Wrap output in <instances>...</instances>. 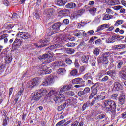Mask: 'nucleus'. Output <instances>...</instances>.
<instances>
[{"instance_id":"obj_3","label":"nucleus","mask_w":126,"mask_h":126,"mask_svg":"<svg viewBox=\"0 0 126 126\" xmlns=\"http://www.w3.org/2000/svg\"><path fill=\"white\" fill-rule=\"evenodd\" d=\"M40 79L39 78H35L28 81L27 83V87L28 88H33L38 85L40 83Z\"/></svg>"},{"instance_id":"obj_41","label":"nucleus","mask_w":126,"mask_h":126,"mask_svg":"<svg viewBox=\"0 0 126 126\" xmlns=\"http://www.w3.org/2000/svg\"><path fill=\"white\" fill-rule=\"evenodd\" d=\"M85 11V10L84 9H82L81 10H79L77 11L78 12V14L80 16H81L84 13V12Z\"/></svg>"},{"instance_id":"obj_40","label":"nucleus","mask_w":126,"mask_h":126,"mask_svg":"<svg viewBox=\"0 0 126 126\" xmlns=\"http://www.w3.org/2000/svg\"><path fill=\"white\" fill-rule=\"evenodd\" d=\"M65 107H66L65 104H63V105L58 107V111H62V110H63V109H64V108H65Z\"/></svg>"},{"instance_id":"obj_15","label":"nucleus","mask_w":126,"mask_h":126,"mask_svg":"<svg viewBox=\"0 0 126 126\" xmlns=\"http://www.w3.org/2000/svg\"><path fill=\"white\" fill-rule=\"evenodd\" d=\"M64 65H65V63H63V61H58L52 64V66H53L54 68H57L58 66H64Z\"/></svg>"},{"instance_id":"obj_10","label":"nucleus","mask_w":126,"mask_h":126,"mask_svg":"<svg viewBox=\"0 0 126 126\" xmlns=\"http://www.w3.org/2000/svg\"><path fill=\"white\" fill-rule=\"evenodd\" d=\"M108 56L104 55L103 56H101L99 59H98V63H102V64L106 65L109 63V61H108Z\"/></svg>"},{"instance_id":"obj_43","label":"nucleus","mask_w":126,"mask_h":126,"mask_svg":"<svg viewBox=\"0 0 126 126\" xmlns=\"http://www.w3.org/2000/svg\"><path fill=\"white\" fill-rule=\"evenodd\" d=\"M96 39H98V37L96 36H93L92 38H90L89 43H90V44L93 43V42H94V41H95Z\"/></svg>"},{"instance_id":"obj_60","label":"nucleus","mask_w":126,"mask_h":126,"mask_svg":"<svg viewBox=\"0 0 126 126\" xmlns=\"http://www.w3.org/2000/svg\"><path fill=\"white\" fill-rule=\"evenodd\" d=\"M66 63L67 64H71V63H72V61L68 58L66 59Z\"/></svg>"},{"instance_id":"obj_33","label":"nucleus","mask_w":126,"mask_h":126,"mask_svg":"<svg viewBox=\"0 0 126 126\" xmlns=\"http://www.w3.org/2000/svg\"><path fill=\"white\" fill-rule=\"evenodd\" d=\"M116 63H117V68H121L122 67V65H123V61L119 60Z\"/></svg>"},{"instance_id":"obj_58","label":"nucleus","mask_w":126,"mask_h":126,"mask_svg":"<svg viewBox=\"0 0 126 126\" xmlns=\"http://www.w3.org/2000/svg\"><path fill=\"white\" fill-rule=\"evenodd\" d=\"M95 65H96V59H94L92 61V66H95Z\"/></svg>"},{"instance_id":"obj_26","label":"nucleus","mask_w":126,"mask_h":126,"mask_svg":"<svg viewBox=\"0 0 126 126\" xmlns=\"http://www.w3.org/2000/svg\"><path fill=\"white\" fill-rule=\"evenodd\" d=\"M115 49L117 50H121V49H125L126 45L125 44H119L114 46Z\"/></svg>"},{"instance_id":"obj_63","label":"nucleus","mask_w":126,"mask_h":126,"mask_svg":"<svg viewBox=\"0 0 126 126\" xmlns=\"http://www.w3.org/2000/svg\"><path fill=\"white\" fill-rule=\"evenodd\" d=\"M122 7H123L121 6H114L113 8L115 10H119V9H121Z\"/></svg>"},{"instance_id":"obj_39","label":"nucleus","mask_w":126,"mask_h":126,"mask_svg":"<svg viewBox=\"0 0 126 126\" xmlns=\"http://www.w3.org/2000/svg\"><path fill=\"white\" fill-rule=\"evenodd\" d=\"M97 102H98V99H97V97H94L92 102L91 103V106H93V105H95V104H96Z\"/></svg>"},{"instance_id":"obj_29","label":"nucleus","mask_w":126,"mask_h":126,"mask_svg":"<svg viewBox=\"0 0 126 126\" xmlns=\"http://www.w3.org/2000/svg\"><path fill=\"white\" fill-rule=\"evenodd\" d=\"M119 75L122 77V78L126 80V72L124 71H121L119 73Z\"/></svg>"},{"instance_id":"obj_46","label":"nucleus","mask_w":126,"mask_h":126,"mask_svg":"<svg viewBox=\"0 0 126 126\" xmlns=\"http://www.w3.org/2000/svg\"><path fill=\"white\" fill-rule=\"evenodd\" d=\"M66 94L68 95V96H70V97H72V96H74V92L72 91H69L66 93Z\"/></svg>"},{"instance_id":"obj_8","label":"nucleus","mask_w":126,"mask_h":126,"mask_svg":"<svg viewBox=\"0 0 126 126\" xmlns=\"http://www.w3.org/2000/svg\"><path fill=\"white\" fill-rule=\"evenodd\" d=\"M52 56H50L48 54H45L42 57H39V59L42 61H45L46 63H50L52 62Z\"/></svg>"},{"instance_id":"obj_23","label":"nucleus","mask_w":126,"mask_h":126,"mask_svg":"<svg viewBox=\"0 0 126 126\" xmlns=\"http://www.w3.org/2000/svg\"><path fill=\"white\" fill-rule=\"evenodd\" d=\"M37 91L39 93V94L41 95V97L42 96H44V95H46V93H47V90L44 88L41 89Z\"/></svg>"},{"instance_id":"obj_51","label":"nucleus","mask_w":126,"mask_h":126,"mask_svg":"<svg viewBox=\"0 0 126 126\" xmlns=\"http://www.w3.org/2000/svg\"><path fill=\"white\" fill-rule=\"evenodd\" d=\"M22 93H23V90L21 89L17 94V96L18 98H19V97H20V96L22 95Z\"/></svg>"},{"instance_id":"obj_19","label":"nucleus","mask_w":126,"mask_h":126,"mask_svg":"<svg viewBox=\"0 0 126 126\" xmlns=\"http://www.w3.org/2000/svg\"><path fill=\"white\" fill-rule=\"evenodd\" d=\"M125 100H126V96H125V94H122L119 98V101L120 103H121V105L125 103Z\"/></svg>"},{"instance_id":"obj_50","label":"nucleus","mask_w":126,"mask_h":126,"mask_svg":"<svg viewBox=\"0 0 126 126\" xmlns=\"http://www.w3.org/2000/svg\"><path fill=\"white\" fill-rule=\"evenodd\" d=\"M119 96V94H114L111 95V99L113 100H116L117 99V97Z\"/></svg>"},{"instance_id":"obj_5","label":"nucleus","mask_w":126,"mask_h":126,"mask_svg":"<svg viewBox=\"0 0 126 126\" xmlns=\"http://www.w3.org/2000/svg\"><path fill=\"white\" fill-rule=\"evenodd\" d=\"M55 81V79L52 75H50L45 78L42 83V85L43 86H47V85H50V84H52V83H54Z\"/></svg>"},{"instance_id":"obj_12","label":"nucleus","mask_w":126,"mask_h":126,"mask_svg":"<svg viewBox=\"0 0 126 126\" xmlns=\"http://www.w3.org/2000/svg\"><path fill=\"white\" fill-rule=\"evenodd\" d=\"M113 89L115 91H119L123 89V86H122V85H121V84H120V83H119L118 82H116L114 83Z\"/></svg>"},{"instance_id":"obj_4","label":"nucleus","mask_w":126,"mask_h":126,"mask_svg":"<svg viewBox=\"0 0 126 126\" xmlns=\"http://www.w3.org/2000/svg\"><path fill=\"white\" fill-rule=\"evenodd\" d=\"M99 84H100L99 83H97L92 86V88L93 90L92 91V93H91L89 97V100H91L92 98H93L94 97V96H96V95H97V93H98V88L99 87Z\"/></svg>"},{"instance_id":"obj_30","label":"nucleus","mask_w":126,"mask_h":126,"mask_svg":"<svg viewBox=\"0 0 126 126\" xmlns=\"http://www.w3.org/2000/svg\"><path fill=\"white\" fill-rule=\"evenodd\" d=\"M89 12L92 15H94L96 12H97V9L96 8H92L89 10Z\"/></svg>"},{"instance_id":"obj_53","label":"nucleus","mask_w":126,"mask_h":126,"mask_svg":"<svg viewBox=\"0 0 126 126\" xmlns=\"http://www.w3.org/2000/svg\"><path fill=\"white\" fill-rule=\"evenodd\" d=\"M67 47H74L75 46V43H68L66 44Z\"/></svg>"},{"instance_id":"obj_25","label":"nucleus","mask_w":126,"mask_h":126,"mask_svg":"<svg viewBox=\"0 0 126 126\" xmlns=\"http://www.w3.org/2000/svg\"><path fill=\"white\" fill-rule=\"evenodd\" d=\"M66 71L64 69L60 68L57 71V73L58 74H60L61 75H63V74H65Z\"/></svg>"},{"instance_id":"obj_49","label":"nucleus","mask_w":126,"mask_h":126,"mask_svg":"<svg viewBox=\"0 0 126 126\" xmlns=\"http://www.w3.org/2000/svg\"><path fill=\"white\" fill-rule=\"evenodd\" d=\"M18 18V15H17V14H16V13H13L12 17V19L13 20H16V19H17Z\"/></svg>"},{"instance_id":"obj_18","label":"nucleus","mask_w":126,"mask_h":126,"mask_svg":"<svg viewBox=\"0 0 126 126\" xmlns=\"http://www.w3.org/2000/svg\"><path fill=\"white\" fill-rule=\"evenodd\" d=\"M110 27V24H104L103 25H101V26H99L96 31V32H99V31H101V30H103V29H105V28H109Z\"/></svg>"},{"instance_id":"obj_11","label":"nucleus","mask_w":126,"mask_h":126,"mask_svg":"<svg viewBox=\"0 0 126 126\" xmlns=\"http://www.w3.org/2000/svg\"><path fill=\"white\" fill-rule=\"evenodd\" d=\"M4 57L5 58V61L6 63H10L12 61V57L11 54L7 53V52L4 53Z\"/></svg>"},{"instance_id":"obj_35","label":"nucleus","mask_w":126,"mask_h":126,"mask_svg":"<svg viewBox=\"0 0 126 126\" xmlns=\"http://www.w3.org/2000/svg\"><path fill=\"white\" fill-rule=\"evenodd\" d=\"M72 101H73V99H68L66 101V103H65V104L66 105H67V106H69V105H72V104H73Z\"/></svg>"},{"instance_id":"obj_6","label":"nucleus","mask_w":126,"mask_h":126,"mask_svg":"<svg viewBox=\"0 0 126 126\" xmlns=\"http://www.w3.org/2000/svg\"><path fill=\"white\" fill-rule=\"evenodd\" d=\"M30 98L31 100L39 101L42 98V96L40 93L38 91H36L31 94Z\"/></svg>"},{"instance_id":"obj_37","label":"nucleus","mask_w":126,"mask_h":126,"mask_svg":"<svg viewBox=\"0 0 126 126\" xmlns=\"http://www.w3.org/2000/svg\"><path fill=\"white\" fill-rule=\"evenodd\" d=\"M124 23V21L122 20H118L116 21L115 23V26H119V25H121V24H123Z\"/></svg>"},{"instance_id":"obj_9","label":"nucleus","mask_w":126,"mask_h":126,"mask_svg":"<svg viewBox=\"0 0 126 126\" xmlns=\"http://www.w3.org/2000/svg\"><path fill=\"white\" fill-rule=\"evenodd\" d=\"M17 36L18 38H21L24 40H27V39L30 38V35L29 33L25 32H20L17 34Z\"/></svg>"},{"instance_id":"obj_16","label":"nucleus","mask_w":126,"mask_h":126,"mask_svg":"<svg viewBox=\"0 0 126 126\" xmlns=\"http://www.w3.org/2000/svg\"><path fill=\"white\" fill-rule=\"evenodd\" d=\"M105 2L108 5H116V4H119L120 3V1L118 0H115L114 1H112V0H105Z\"/></svg>"},{"instance_id":"obj_56","label":"nucleus","mask_w":126,"mask_h":126,"mask_svg":"<svg viewBox=\"0 0 126 126\" xmlns=\"http://www.w3.org/2000/svg\"><path fill=\"white\" fill-rule=\"evenodd\" d=\"M85 85L84 84H82V85H76L74 86V87L76 88H80V87H84Z\"/></svg>"},{"instance_id":"obj_28","label":"nucleus","mask_w":126,"mask_h":126,"mask_svg":"<svg viewBox=\"0 0 126 126\" xmlns=\"http://www.w3.org/2000/svg\"><path fill=\"white\" fill-rule=\"evenodd\" d=\"M84 79L87 80V79H91L92 80V76H91V74L90 73H87L85 74L84 76Z\"/></svg>"},{"instance_id":"obj_13","label":"nucleus","mask_w":126,"mask_h":126,"mask_svg":"<svg viewBox=\"0 0 126 126\" xmlns=\"http://www.w3.org/2000/svg\"><path fill=\"white\" fill-rule=\"evenodd\" d=\"M48 68L47 66L44 65L43 67H42V68H40V69H39V73H40V74H42V73H44V71H46V73L48 74H50L52 72V70H48Z\"/></svg>"},{"instance_id":"obj_27","label":"nucleus","mask_w":126,"mask_h":126,"mask_svg":"<svg viewBox=\"0 0 126 126\" xmlns=\"http://www.w3.org/2000/svg\"><path fill=\"white\" fill-rule=\"evenodd\" d=\"M66 0H57V4L60 6L64 5L65 4Z\"/></svg>"},{"instance_id":"obj_59","label":"nucleus","mask_w":126,"mask_h":126,"mask_svg":"<svg viewBox=\"0 0 126 126\" xmlns=\"http://www.w3.org/2000/svg\"><path fill=\"white\" fill-rule=\"evenodd\" d=\"M63 24H65V25H67V24H68L69 23V20L67 19H65L63 21Z\"/></svg>"},{"instance_id":"obj_38","label":"nucleus","mask_w":126,"mask_h":126,"mask_svg":"<svg viewBox=\"0 0 126 126\" xmlns=\"http://www.w3.org/2000/svg\"><path fill=\"white\" fill-rule=\"evenodd\" d=\"M67 53L69 55H71L74 53V49L71 48L67 49Z\"/></svg>"},{"instance_id":"obj_7","label":"nucleus","mask_w":126,"mask_h":126,"mask_svg":"<svg viewBox=\"0 0 126 126\" xmlns=\"http://www.w3.org/2000/svg\"><path fill=\"white\" fill-rule=\"evenodd\" d=\"M61 24L60 23H56L52 26V32H49V36H51L53 34H56L58 32V30L60 29Z\"/></svg>"},{"instance_id":"obj_42","label":"nucleus","mask_w":126,"mask_h":126,"mask_svg":"<svg viewBox=\"0 0 126 126\" xmlns=\"http://www.w3.org/2000/svg\"><path fill=\"white\" fill-rule=\"evenodd\" d=\"M83 92H84V94L89 93V92H90V88L89 87H86L83 91Z\"/></svg>"},{"instance_id":"obj_62","label":"nucleus","mask_w":126,"mask_h":126,"mask_svg":"<svg viewBox=\"0 0 126 126\" xmlns=\"http://www.w3.org/2000/svg\"><path fill=\"white\" fill-rule=\"evenodd\" d=\"M103 75H104V73H103V71L99 73L97 75L98 78H101V77H103Z\"/></svg>"},{"instance_id":"obj_61","label":"nucleus","mask_w":126,"mask_h":126,"mask_svg":"<svg viewBox=\"0 0 126 126\" xmlns=\"http://www.w3.org/2000/svg\"><path fill=\"white\" fill-rule=\"evenodd\" d=\"M104 118H105V115L104 114H100L97 117V119H104Z\"/></svg>"},{"instance_id":"obj_45","label":"nucleus","mask_w":126,"mask_h":126,"mask_svg":"<svg viewBox=\"0 0 126 126\" xmlns=\"http://www.w3.org/2000/svg\"><path fill=\"white\" fill-rule=\"evenodd\" d=\"M5 67V64L3 62L0 63V70H2Z\"/></svg>"},{"instance_id":"obj_1","label":"nucleus","mask_w":126,"mask_h":126,"mask_svg":"<svg viewBox=\"0 0 126 126\" xmlns=\"http://www.w3.org/2000/svg\"><path fill=\"white\" fill-rule=\"evenodd\" d=\"M71 89V85H65L62 87L59 93V90H51L48 93L49 97L52 98L56 104H60L62 102H63L65 100V96L62 94V92H64V91H67V90H70ZM58 93H59L58 94Z\"/></svg>"},{"instance_id":"obj_24","label":"nucleus","mask_w":126,"mask_h":126,"mask_svg":"<svg viewBox=\"0 0 126 126\" xmlns=\"http://www.w3.org/2000/svg\"><path fill=\"white\" fill-rule=\"evenodd\" d=\"M88 60H89V56L84 55L82 56V61L83 62V63H86L88 62Z\"/></svg>"},{"instance_id":"obj_64","label":"nucleus","mask_w":126,"mask_h":126,"mask_svg":"<svg viewBox=\"0 0 126 126\" xmlns=\"http://www.w3.org/2000/svg\"><path fill=\"white\" fill-rule=\"evenodd\" d=\"M3 3L5 6H8L9 5V2L7 1V0H4L3 1Z\"/></svg>"},{"instance_id":"obj_32","label":"nucleus","mask_w":126,"mask_h":126,"mask_svg":"<svg viewBox=\"0 0 126 126\" xmlns=\"http://www.w3.org/2000/svg\"><path fill=\"white\" fill-rule=\"evenodd\" d=\"M113 17L112 15L109 14L104 15L103 16V20H109Z\"/></svg>"},{"instance_id":"obj_31","label":"nucleus","mask_w":126,"mask_h":126,"mask_svg":"<svg viewBox=\"0 0 126 126\" xmlns=\"http://www.w3.org/2000/svg\"><path fill=\"white\" fill-rule=\"evenodd\" d=\"M80 16H79V14H78V13L77 12V11L75 12L72 15V17H73V18L74 19H77L78 18V17H80Z\"/></svg>"},{"instance_id":"obj_22","label":"nucleus","mask_w":126,"mask_h":126,"mask_svg":"<svg viewBox=\"0 0 126 126\" xmlns=\"http://www.w3.org/2000/svg\"><path fill=\"white\" fill-rule=\"evenodd\" d=\"M107 75H109V76H111L112 78H113L116 76V71H108L107 73Z\"/></svg>"},{"instance_id":"obj_47","label":"nucleus","mask_w":126,"mask_h":126,"mask_svg":"<svg viewBox=\"0 0 126 126\" xmlns=\"http://www.w3.org/2000/svg\"><path fill=\"white\" fill-rule=\"evenodd\" d=\"M93 53L94 55H99L100 54V50L98 48H95L94 50Z\"/></svg>"},{"instance_id":"obj_34","label":"nucleus","mask_w":126,"mask_h":126,"mask_svg":"<svg viewBox=\"0 0 126 126\" xmlns=\"http://www.w3.org/2000/svg\"><path fill=\"white\" fill-rule=\"evenodd\" d=\"M77 72H78L77 70L76 69L72 70L70 72V74L72 76H76V75H77Z\"/></svg>"},{"instance_id":"obj_54","label":"nucleus","mask_w":126,"mask_h":126,"mask_svg":"<svg viewBox=\"0 0 126 126\" xmlns=\"http://www.w3.org/2000/svg\"><path fill=\"white\" fill-rule=\"evenodd\" d=\"M106 12L108 14H114V13L113 12V11L110 8H108L106 9Z\"/></svg>"},{"instance_id":"obj_2","label":"nucleus","mask_w":126,"mask_h":126,"mask_svg":"<svg viewBox=\"0 0 126 126\" xmlns=\"http://www.w3.org/2000/svg\"><path fill=\"white\" fill-rule=\"evenodd\" d=\"M103 105L107 112H114L117 109L116 102L111 99L105 100Z\"/></svg>"},{"instance_id":"obj_52","label":"nucleus","mask_w":126,"mask_h":126,"mask_svg":"<svg viewBox=\"0 0 126 126\" xmlns=\"http://www.w3.org/2000/svg\"><path fill=\"white\" fill-rule=\"evenodd\" d=\"M102 43V40L101 39H97L95 41V44L96 46H99V45H101Z\"/></svg>"},{"instance_id":"obj_20","label":"nucleus","mask_w":126,"mask_h":126,"mask_svg":"<svg viewBox=\"0 0 126 126\" xmlns=\"http://www.w3.org/2000/svg\"><path fill=\"white\" fill-rule=\"evenodd\" d=\"M66 10H61L59 12V15L61 17H64V16H66Z\"/></svg>"},{"instance_id":"obj_57","label":"nucleus","mask_w":126,"mask_h":126,"mask_svg":"<svg viewBox=\"0 0 126 126\" xmlns=\"http://www.w3.org/2000/svg\"><path fill=\"white\" fill-rule=\"evenodd\" d=\"M65 120H63L58 122V123H59V124L61 125L62 126H64V123H65Z\"/></svg>"},{"instance_id":"obj_55","label":"nucleus","mask_w":126,"mask_h":126,"mask_svg":"<svg viewBox=\"0 0 126 126\" xmlns=\"http://www.w3.org/2000/svg\"><path fill=\"white\" fill-rule=\"evenodd\" d=\"M87 34H89V35H90V36H92L93 35V34H94V31H93L92 30H90V31H88Z\"/></svg>"},{"instance_id":"obj_14","label":"nucleus","mask_w":126,"mask_h":126,"mask_svg":"<svg viewBox=\"0 0 126 126\" xmlns=\"http://www.w3.org/2000/svg\"><path fill=\"white\" fill-rule=\"evenodd\" d=\"M73 84H84V81L81 78H77L73 80L72 81Z\"/></svg>"},{"instance_id":"obj_21","label":"nucleus","mask_w":126,"mask_h":126,"mask_svg":"<svg viewBox=\"0 0 126 126\" xmlns=\"http://www.w3.org/2000/svg\"><path fill=\"white\" fill-rule=\"evenodd\" d=\"M76 6L75 3L70 2L66 5V8H74Z\"/></svg>"},{"instance_id":"obj_17","label":"nucleus","mask_w":126,"mask_h":126,"mask_svg":"<svg viewBox=\"0 0 126 126\" xmlns=\"http://www.w3.org/2000/svg\"><path fill=\"white\" fill-rule=\"evenodd\" d=\"M115 42H116V37L115 36H110L106 39L107 44H111V43H115Z\"/></svg>"},{"instance_id":"obj_48","label":"nucleus","mask_w":126,"mask_h":126,"mask_svg":"<svg viewBox=\"0 0 126 126\" xmlns=\"http://www.w3.org/2000/svg\"><path fill=\"white\" fill-rule=\"evenodd\" d=\"M7 37H8V34L5 33L4 34L1 36H0V40H3V39H4L5 38H7Z\"/></svg>"},{"instance_id":"obj_44","label":"nucleus","mask_w":126,"mask_h":126,"mask_svg":"<svg viewBox=\"0 0 126 126\" xmlns=\"http://www.w3.org/2000/svg\"><path fill=\"white\" fill-rule=\"evenodd\" d=\"M51 50H55V49H58V48H60V45L59 44H54L52 45L50 47Z\"/></svg>"},{"instance_id":"obj_36","label":"nucleus","mask_w":126,"mask_h":126,"mask_svg":"<svg viewBox=\"0 0 126 126\" xmlns=\"http://www.w3.org/2000/svg\"><path fill=\"white\" fill-rule=\"evenodd\" d=\"M13 44H16V46H21V44H22V41H21V40L15 39Z\"/></svg>"}]
</instances>
